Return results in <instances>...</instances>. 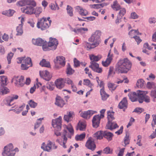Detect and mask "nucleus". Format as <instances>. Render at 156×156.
<instances>
[{"label":"nucleus","instance_id":"f257e3e1","mask_svg":"<svg viewBox=\"0 0 156 156\" xmlns=\"http://www.w3.org/2000/svg\"><path fill=\"white\" fill-rule=\"evenodd\" d=\"M101 32L99 30H96L92 34L88 39L89 41L92 43L85 42L86 47L88 48L87 50L94 48L99 45L101 42Z\"/></svg>","mask_w":156,"mask_h":156},{"label":"nucleus","instance_id":"f03ea898","mask_svg":"<svg viewBox=\"0 0 156 156\" xmlns=\"http://www.w3.org/2000/svg\"><path fill=\"white\" fill-rule=\"evenodd\" d=\"M132 64L127 58L120 59L116 66V70L121 73H126L131 69Z\"/></svg>","mask_w":156,"mask_h":156},{"label":"nucleus","instance_id":"7ed1b4c3","mask_svg":"<svg viewBox=\"0 0 156 156\" xmlns=\"http://www.w3.org/2000/svg\"><path fill=\"white\" fill-rule=\"evenodd\" d=\"M67 129L70 132L69 134L66 130H64L63 133L62 135L63 137V141H61L59 139H57L56 141L60 145L62 146L63 148H66V146L65 144L67 142V137L69 138H71V136L73 135L74 133V130L73 128L71 125H69L67 127Z\"/></svg>","mask_w":156,"mask_h":156},{"label":"nucleus","instance_id":"20e7f679","mask_svg":"<svg viewBox=\"0 0 156 156\" xmlns=\"http://www.w3.org/2000/svg\"><path fill=\"white\" fill-rule=\"evenodd\" d=\"M50 18L46 19L44 17L40 20L37 23V27L42 30H44L48 28L51 25V21L50 20Z\"/></svg>","mask_w":156,"mask_h":156},{"label":"nucleus","instance_id":"39448f33","mask_svg":"<svg viewBox=\"0 0 156 156\" xmlns=\"http://www.w3.org/2000/svg\"><path fill=\"white\" fill-rule=\"evenodd\" d=\"M14 152L13 144L10 143L5 146L2 153L3 156H15Z\"/></svg>","mask_w":156,"mask_h":156},{"label":"nucleus","instance_id":"423d86ee","mask_svg":"<svg viewBox=\"0 0 156 156\" xmlns=\"http://www.w3.org/2000/svg\"><path fill=\"white\" fill-rule=\"evenodd\" d=\"M106 110L102 109L100 111L101 114L94 115L93 117L92 122L93 126L94 127L97 128L99 126L100 121L101 119L103 118L104 117V113Z\"/></svg>","mask_w":156,"mask_h":156},{"label":"nucleus","instance_id":"0eeeda50","mask_svg":"<svg viewBox=\"0 0 156 156\" xmlns=\"http://www.w3.org/2000/svg\"><path fill=\"white\" fill-rule=\"evenodd\" d=\"M24 80V77L22 76H14L12 79V82H14L17 87H22L25 84Z\"/></svg>","mask_w":156,"mask_h":156},{"label":"nucleus","instance_id":"6e6552de","mask_svg":"<svg viewBox=\"0 0 156 156\" xmlns=\"http://www.w3.org/2000/svg\"><path fill=\"white\" fill-rule=\"evenodd\" d=\"M85 146L88 149L94 151L96 148V145L94 140L91 137H89L87 140Z\"/></svg>","mask_w":156,"mask_h":156},{"label":"nucleus","instance_id":"1a4fd4ad","mask_svg":"<svg viewBox=\"0 0 156 156\" xmlns=\"http://www.w3.org/2000/svg\"><path fill=\"white\" fill-rule=\"evenodd\" d=\"M16 5L21 7L26 5H32L33 6L36 5V3L34 1L28 0H21L17 2Z\"/></svg>","mask_w":156,"mask_h":156},{"label":"nucleus","instance_id":"9d476101","mask_svg":"<svg viewBox=\"0 0 156 156\" xmlns=\"http://www.w3.org/2000/svg\"><path fill=\"white\" fill-rule=\"evenodd\" d=\"M61 120L62 117L59 116L55 120H52V125L55 129L61 130Z\"/></svg>","mask_w":156,"mask_h":156},{"label":"nucleus","instance_id":"9b49d317","mask_svg":"<svg viewBox=\"0 0 156 156\" xmlns=\"http://www.w3.org/2000/svg\"><path fill=\"white\" fill-rule=\"evenodd\" d=\"M141 91L138 90L136 92H131L129 93L128 96L130 100L132 102H135L139 99V94L141 93Z\"/></svg>","mask_w":156,"mask_h":156},{"label":"nucleus","instance_id":"f8f14e48","mask_svg":"<svg viewBox=\"0 0 156 156\" xmlns=\"http://www.w3.org/2000/svg\"><path fill=\"white\" fill-rule=\"evenodd\" d=\"M90 65L89 67L94 72L98 73H101L102 72V70L101 68L99 67V65L94 61H91Z\"/></svg>","mask_w":156,"mask_h":156},{"label":"nucleus","instance_id":"ddd939ff","mask_svg":"<svg viewBox=\"0 0 156 156\" xmlns=\"http://www.w3.org/2000/svg\"><path fill=\"white\" fill-rule=\"evenodd\" d=\"M140 93L139 94V99H138L139 102L142 103L144 101L147 103L149 102L150 101L149 97L143 91H141Z\"/></svg>","mask_w":156,"mask_h":156},{"label":"nucleus","instance_id":"4468645a","mask_svg":"<svg viewBox=\"0 0 156 156\" xmlns=\"http://www.w3.org/2000/svg\"><path fill=\"white\" fill-rule=\"evenodd\" d=\"M48 43V46L51 47L52 50H53L57 48L58 44V41L56 39L51 37L49 38V41Z\"/></svg>","mask_w":156,"mask_h":156},{"label":"nucleus","instance_id":"2eb2a0df","mask_svg":"<svg viewBox=\"0 0 156 156\" xmlns=\"http://www.w3.org/2000/svg\"><path fill=\"white\" fill-rule=\"evenodd\" d=\"M26 7H24L21 8V10L23 12L28 14H32L34 13V8L32 5H28Z\"/></svg>","mask_w":156,"mask_h":156},{"label":"nucleus","instance_id":"dca6fc26","mask_svg":"<svg viewBox=\"0 0 156 156\" xmlns=\"http://www.w3.org/2000/svg\"><path fill=\"white\" fill-rule=\"evenodd\" d=\"M97 112L96 111L93 110H88L86 111L82 112L80 115L82 117L85 119H89L93 114Z\"/></svg>","mask_w":156,"mask_h":156},{"label":"nucleus","instance_id":"f3484780","mask_svg":"<svg viewBox=\"0 0 156 156\" xmlns=\"http://www.w3.org/2000/svg\"><path fill=\"white\" fill-rule=\"evenodd\" d=\"M127 100L126 98H124L119 103L118 107L120 109H123V111H125L127 107Z\"/></svg>","mask_w":156,"mask_h":156},{"label":"nucleus","instance_id":"a211bd4d","mask_svg":"<svg viewBox=\"0 0 156 156\" xmlns=\"http://www.w3.org/2000/svg\"><path fill=\"white\" fill-rule=\"evenodd\" d=\"M40 75L41 78L46 81H49L51 78L49 73L47 70L40 71Z\"/></svg>","mask_w":156,"mask_h":156},{"label":"nucleus","instance_id":"6ab92c4d","mask_svg":"<svg viewBox=\"0 0 156 156\" xmlns=\"http://www.w3.org/2000/svg\"><path fill=\"white\" fill-rule=\"evenodd\" d=\"M32 42L34 45L38 46H41L43 44L46 43V41L40 38H38L36 39H32Z\"/></svg>","mask_w":156,"mask_h":156},{"label":"nucleus","instance_id":"aec40b11","mask_svg":"<svg viewBox=\"0 0 156 156\" xmlns=\"http://www.w3.org/2000/svg\"><path fill=\"white\" fill-rule=\"evenodd\" d=\"M64 80L62 78H59L56 80L55 82V84L56 87L59 89H61L65 86V83Z\"/></svg>","mask_w":156,"mask_h":156},{"label":"nucleus","instance_id":"412c9836","mask_svg":"<svg viewBox=\"0 0 156 156\" xmlns=\"http://www.w3.org/2000/svg\"><path fill=\"white\" fill-rule=\"evenodd\" d=\"M52 144V142L50 141H48L46 145L44 143H43L42 144L41 148L44 151L50 152L51 149Z\"/></svg>","mask_w":156,"mask_h":156},{"label":"nucleus","instance_id":"4be33fe9","mask_svg":"<svg viewBox=\"0 0 156 156\" xmlns=\"http://www.w3.org/2000/svg\"><path fill=\"white\" fill-rule=\"evenodd\" d=\"M65 58L62 56H58L56 58V60L55 61V63L58 64L62 66H64L65 65Z\"/></svg>","mask_w":156,"mask_h":156},{"label":"nucleus","instance_id":"5701e85b","mask_svg":"<svg viewBox=\"0 0 156 156\" xmlns=\"http://www.w3.org/2000/svg\"><path fill=\"white\" fill-rule=\"evenodd\" d=\"M55 104L58 106L62 108L65 104L64 101L60 97H57L55 99Z\"/></svg>","mask_w":156,"mask_h":156},{"label":"nucleus","instance_id":"b1692460","mask_svg":"<svg viewBox=\"0 0 156 156\" xmlns=\"http://www.w3.org/2000/svg\"><path fill=\"white\" fill-rule=\"evenodd\" d=\"M106 127L107 129L112 130L118 127V126L115 122H113V121H112L110 122L108 121Z\"/></svg>","mask_w":156,"mask_h":156},{"label":"nucleus","instance_id":"393cba45","mask_svg":"<svg viewBox=\"0 0 156 156\" xmlns=\"http://www.w3.org/2000/svg\"><path fill=\"white\" fill-rule=\"evenodd\" d=\"M18 96L17 95H13L11 97H9L7 99H6L5 100L6 101V104L7 106H11L12 105L10 103L12 102L14 100L17 99L18 98Z\"/></svg>","mask_w":156,"mask_h":156},{"label":"nucleus","instance_id":"a878e982","mask_svg":"<svg viewBox=\"0 0 156 156\" xmlns=\"http://www.w3.org/2000/svg\"><path fill=\"white\" fill-rule=\"evenodd\" d=\"M103 131H98L93 135V137L94 138V140H101L102 139L103 137Z\"/></svg>","mask_w":156,"mask_h":156},{"label":"nucleus","instance_id":"bb28decb","mask_svg":"<svg viewBox=\"0 0 156 156\" xmlns=\"http://www.w3.org/2000/svg\"><path fill=\"white\" fill-rule=\"evenodd\" d=\"M86 127V123L85 121H80L79 122L76 129H79L81 131L84 130Z\"/></svg>","mask_w":156,"mask_h":156},{"label":"nucleus","instance_id":"cd10ccee","mask_svg":"<svg viewBox=\"0 0 156 156\" xmlns=\"http://www.w3.org/2000/svg\"><path fill=\"white\" fill-rule=\"evenodd\" d=\"M9 92V89L5 86H1L0 89V94L4 95Z\"/></svg>","mask_w":156,"mask_h":156},{"label":"nucleus","instance_id":"c85d7f7f","mask_svg":"<svg viewBox=\"0 0 156 156\" xmlns=\"http://www.w3.org/2000/svg\"><path fill=\"white\" fill-rule=\"evenodd\" d=\"M103 137L106 138L108 141L111 140L112 139L113 134L111 132L107 131H103Z\"/></svg>","mask_w":156,"mask_h":156},{"label":"nucleus","instance_id":"c756f323","mask_svg":"<svg viewBox=\"0 0 156 156\" xmlns=\"http://www.w3.org/2000/svg\"><path fill=\"white\" fill-rule=\"evenodd\" d=\"M74 115L73 112H69L68 115H65L64 116V119L65 121L68 122L72 120L73 118V115Z\"/></svg>","mask_w":156,"mask_h":156},{"label":"nucleus","instance_id":"7c9ffc66","mask_svg":"<svg viewBox=\"0 0 156 156\" xmlns=\"http://www.w3.org/2000/svg\"><path fill=\"white\" fill-rule=\"evenodd\" d=\"M76 9L78 10L79 13L82 16H86L88 14L87 10L81 8L80 6L76 7Z\"/></svg>","mask_w":156,"mask_h":156},{"label":"nucleus","instance_id":"2f4dec72","mask_svg":"<svg viewBox=\"0 0 156 156\" xmlns=\"http://www.w3.org/2000/svg\"><path fill=\"white\" fill-rule=\"evenodd\" d=\"M111 6L114 10L116 11L119 10L121 8V6L116 0L113 2V4L111 5Z\"/></svg>","mask_w":156,"mask_h":156},{"label":"nucleus","instance_id":"473e14b6","mask_svg":"<svg viewBox=\"0 0 156 156\" xmlns=\"http://www.w3.org/2000/svg\"><path fill=\"white\" fill-rule=\"evenodd\" d=\"M100 93L101 97V99L103 101L106 100L109 96V95L106 93L105 90L101 89Z\"/></svg>","mask_w":156,"mask_h":156},{"label":"nucleus","instance_id":"72a5a7b5","mask_svg":"<svg viewBox=\"0 0 156 156\" xmlns=\"http://www.w3.org/2000/svg\"><path fill=\"white\" fill-rule=\"evenodd\" d=\"M23 25L22 24H19V26L17 27L16 31L17 33L16 34V35L21 36L22 35L23 33Z\"/></svg>","mask_w":156,"mask_h":156},{"label":"nucleus","instance_id":"f704fd0d","mask_svg":"<svg viewBox=\"0 0 156 156\" xmlns=\"http://www.w3.org/2000/svg\"><path fill=\"white\" fill-rule=\"evenodd\" d=\"M25 106V104H23V105L19 106L18 108L16 107L15 109H10L9 111L13 110L16 113L19 114L20 113L23 109L24 108Z\"/></svg>","mask_w":156,"mask_h":156},{"label":"nucleus","instance_id":"c9c22d12","mask_svg":"<svg viewBox=\"0 0 156 156\" xmlns=\"http://www.w3.org/2000/svg\"><path fill=\"white\" fill-rule=\"evenodd\" d=\"M15 12V11L13 10L9 9L8 10H6L3 11L2 14L8 16H12Z\"/></svg>","mask_w":156,"mask_h":156},{"label":"nucleus","instance_id":"e433bc0d","mask_svg":"<svg viewBox=\"0 0 156 156\" xmlns=\"http://www.w3.org/2000/svg\"><path fill=\"white\" fill-rule=\"evenodd\" d=\"M40 65L42 66L49 67L50 66L49 62L47 61L45 59H43L40 62Z\"/></svg>","mask_w":156,"mask_h":156},{"label":"nucleus","instance_id":"4c0bfd02","mask_svg":"<svg viewBox=\"0 0 156 156\" xmlns=\"http://www.w3.org/2000/svg\"><path fill=\"white\" fill-rule=\"evenodd\" d=\"M90 58L91 61H94V62H96L100 60L101 58V56L100 55L95 56L92 55L90 56Z\"/></svg>","mask_w":156,"mask_h":156},{"label":"nucleus","instance_id":"58836bf2","mask_svg":"<svg viewBox=\"0 0 156 156\" xmlns=\"http://www.w3.org/2000/svg\"><path fill=\"white\" fill-rule=\"evenodd\" d=\"M24 57V60L23 62V63L26 64L27 65L29 66H32V61L31 58L30 57H27L26 58H25Z\"/></svg>","mask_w":156,"mask_h":156},{"label":"nucleus","instance_id":"ea45409f","mask_svg":"<svg viewBox=\"0 0 156 156\" xmlns=\"http://www.w3.org/2000/svg\"><path fill=\"white\" fill-rule=\"evenodd\" d=\"M42 11V9L41 7H37L34 10V13L36 17L39 16L40 14L41 13Z\"/></svg>","mask_w":156,"mask_h":156},{"label":"nucleus","instance_id":"a19ab883","mask_svg":"<svg viewBox=\"0 0 156 156\" xmlns=\"http://www.w3.org/2000/svg\"><path fill=\"white\" fill-rule=\"evenodd\" d=\"M114 112H113L108 111V121L110 122L114 119L115 118L114 117Z\"/></svg>","mask_w":156,"mask_h":156},{"label":"nucleus","instance_id":"79ce46f5","mask_svg":"<svg viewBox=\"0 0 156 156\" xmlns=\"http://www.w3.org/2000/svg\"><path fill=\"white\" fill-rule=\"evenodd\" d=\"M49 7L52 10H58L59 9L58 5L56 2H55V4L51 3L50 4Z\"/></svg>","mask_w":156,"mask_h":156},{"label":"nucleus","instance_id":"37998d69","mask_svg":"<svg viewBox=\"0 0 156 156\" xmlns=\"http://www.w3.org/2000/svg\"><path fill=\"white\" fill-rule=\"evenodd\" d=\"M117 86V85H116L115 84L110 82L108 83V88L111 91L115 90Z\"/></svg>","mask_w":156,"mask_h":156},{"label":"nucleus","instance_id":"c03bdc74","mask_svg":"<svg viewBox=\"0 0 156 156\" xmlns=\"http://www.w3.org/2000/svg\"><path fill=\"white\" fill-rule=\"evenodd\" d=\"M141 35L138 30H131L129 33V35L130 37H132L133 35Z\"/></svg>","mask_w":156,"mask_h":156},{"label":"nucleus","instance_id":"a18cd8bd","mask_svg":"<svg viewBox=\"0 0 156 156\" xmlns=\"http://www.w3.org/2000/svg\"><path fill=\"white\" fill-rule=\"evenodd\" d=\"M85 134L82 133L80 135H77L75 136V139L77 141H81L83 139L85 138Z\"/></svg>","mask_w":156,"mask_h":156},{"label":"nucleus","instance_id":"49530a36","mask_svg":"<svg viewBox=\"0 0 156 156\" xmlns=\"http://www.w3.org/2000/svg\"><path fill=\"white\" fill-rule=\"evenodd\" d=\"M7 78L5 76H3L1 78V86H5L7 85Z\"/></svg>","mask_w":156,"mask_h":156},{"label":"nucleus","instance_id":"de8ad7c7","mask_svg":"<svg viewBox=\"0 0 156 156\" xmlns=\"http://www.w3.org/2000/svg\"><path fill=\"white\" fill-rule=\"evenodd\" d=\"M144 80L142 79L139 80L137 81L136 85L138 87L141 88L144 85Z\"/></svg>","mask_w":156,"mask_h":156},{"label":"nucleus","instance_id":"09e8293b","mask_svg":"<svg viewBox=\"0 0 156 156\" xmlns=\"http://www.w3.org/2000/svg\"><path fill=\"white\" fill-rule=\"evenodd\" d=\"M120 11L119 12L118 16H122V17L125 14L126 11L124 8H121L119 9Z\"/></svg>","mask_w":156,"mask_h":156},{"label":"nucleus","instance_id":"8fccbe9b","mask_svg":"<svg viewBox=\"0 0 156 156\" xmlns=\"http://www.w3.org/2000/svg\"><path fill=\"white\" fill-rule=\"evenodd\" d=\"M47 41H46V43L45 44H43L41 46H42V48L44 51H49L51 49V47L49 46H48V45H47Z\"/></svg>","mask_w":156,"mask_h":156},{"label":"nucleus","instance_id":"3c124183","mask_svg":"<svg viewBox=\"0 0 156 156\" xmlns=\"http://www.w3.org/2000/svg\"><path fill=\"white\" fill-rule=\"evenodd\" d=\"M66 10L67 13L70 16H73L72 8L71 6L68 5L67 6Z\"/></svg>","mask_w":156,"mask_h":156},{"label":"nucleus","instance_id":"603ef678","mask_svg":"<svg viewBox=\"0 0 156 156\" xmlns=\"http://www.w3.org/2000/svg\"><path fill=\"white\" fill-rule=\"evenodd\" d=\"M74 72V70L72 69L70 66L69 65L67 68L66 73L68 74L72 75Z\"/></svg>","mask_w":156,"mask_h":156},{"label":"nucleus","instance_id":"864d4df0","mask_svg":"<svg viewBox=\"0 0 156 156\" xmlns=\"http://www.w3.org/2000/svg\"><path fill=\"white\" fill-rule=\"evenodd\" d=\"M13 53L12 52H10L8 54L7 56V58L8 64H10L11 63V59L13 57Z\"/></svg>","mask_w":156,"mask_h":156},{"label":"nucleus","instance_id":"5fc2aeb1","mask_svg":"<svg viewBox=\"0 0 156 156\" xmlns=\"http://www.w3.org/2000/svg\"><path fill=\"white\" fill-rule=\"evenodd\" d=\"M30 106L31 108H35L37 105V103L35 102L34 101L32 100H30L28 103Z\"/></svg>","mask_w":156,"mask_h":156},{"label":"nucleus","instance_id":"6e6d98bb","mask_svg":"<svg viewBox=\"0 0 156 156\" xmlns=\"http://www.w3.org/2000/svg\"><path fill=\"white\" fill-rule=\"evenodd\" d=\"M47 88L50 90H52L54 89L53 83L52 82H48L47 83Z\"/></svg>","mask_w":156,"mask_h":156},{"label":"nucleus","instance_id":"4d7b16f0","mask_svg":"<svg viewBox=\"0 0 156 156\" xmlns=\"http://www.w3.org/2000/svg\"><path fill=\"white\" fill-rule=\"evenodd\" d=\"M129 136L126 135L124 139V144L122 145L126 147L127 144H129Z\"/></svg>","mask_w":156,"mask_h":156},{"label":"nucleus","instance_id":"13d9d810","mask_svg":"<svg viewBox=\"0 0 156 156\" xmlns=\"http://www.w3.org/2000/svg\"><path fill=\"white\" fill-rule=\"evenodd\" d=\"M104 153L106 154H110L112 153V151L109 147H107L105 148L103 151Z\"/></svg>","mask_w":156,"mask_h":156},{"label":"nucleus","instance_id":"bf43d9fd","mask_svg":"<svg viewBox=\"0 0 156 156\" xmlns=\"http://www.w3.org/2000/svg\"><path fill=\"white\" fill-rule=\"evenodd\" d=\"M83 83L84 85L88 86L90 87H91L92 85V84L90 83V81L88 79H84V80Z\"/></svg>","mask_w":156,"mask_h":156},{"label":"nucleus","instance_id":"052dcab7","mask_svg":"<svg viewBox=\"0 0 156 156\" xmlns=\"http://www.w3.org/2000/svg\"><path fill=\"white\" fill-rule=\"evenodd\" d=\"M114 68L113 67L111 66L109 68V72L108 75V77H109L110 76L114 74L115 73L113 72Z\"/></svg>","mask_w":156,"mask_h":156},{"label":"nucleus","instance_id":"680f3d73","mask_svg":"<svg viewBox=\"0 0 156 156\" xmlns=\"http://www.w3.org/2000/svg\"><path fill=\"white\" fill-rule=\"evenodd\" d=\"M148 22L150 24H154L156 23V18L154 17H150L148 19Z\"/></svg>","mask_w":156,"mask_h":156},{"label":"nucleus","instance_id":"e2e57ef3","mask_svg":"<svg viewBox=\"0 0 156 156\" xmlns=\"http://www.w3.org/2000/svg\"><path fill=\"white\" fill-rule=\"evenodd\" d=\"M74 66L75 67H77L80 65V61L78 60L76 58H75L74 59Z\"/></svg>","mask_w":156,"mask_h":156},{"label":"nucleus","instance_id":"0e129e2a","mask_svg":"<svg viewBox=\"0 0 156 156\" xmlns=\"http://www.w3.org/2000/svg\"><path fill=\"white\" fill-rule=\"evenodd\" d=\"M131 38H134L135 39L136 41L137 42L138 44H139V43L142 40L140 39V37L139 36H134L133 37H131Z\"/></svg>","mask_w":156,"mask_h":156},{"label":"nucleus","instance_id":"69168bd1","mask_svg":"<svg viewBox=\"0 0 156 156\" xmlns=\"http://www.w3.org/2000/svg\"><path fill=\"white\" fill-rule=\"evenodd\" d=\"M113 57V54H110V52L109 51L108 53V57L106 59L107 60V61H108L109 62H111L112 60V59Z\"/></svg>","mask_w":156,"mask_h":156},{"label":"nucleus","instance_id":"338daca9","mask_svg":"<svg viewBox=\"0 0 156 156\" xmlns=\"http://www.w3.org/2000/svg\"><path fill=\"white\" fill-rule=\"evenodd\" d=\"M63 79L64 80V81L65 83H66L68 84H71V85L73 83L72 81L69 78Z\"/></svg>","mask_w":156,"mask_h":156},{"label":"nucleus","instance_id":"774afa93","mask_svg":"<svg viewBox=\"0 0 156 156\" xmlns=\"http://www.w3.org/2000/svg\"><path fill=\"white\" fill-rule=\"evenodd\" d=\"M151 97L154 98V101H155L156 99V90H153L151 91Z\"/></svg>","mask_w":156,"mask_h":156}]
</instances>
